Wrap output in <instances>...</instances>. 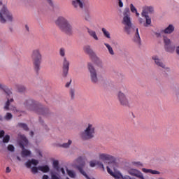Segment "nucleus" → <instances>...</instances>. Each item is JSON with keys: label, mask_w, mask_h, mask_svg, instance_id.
Masks as SVG:
<instances>
[{"label": "nucleus", "mask_w": 179, "mask_h": 179, "mask_svg": "<svg viewBox=\"0 0 179 179\" xmlns=\"http://www.w3.org/2000/svg\"><path fill=\"white\" fill-rule=\"evenodd\" d=\"M24 105L25 108L30 111H34L36 114L42 115L44 117H47L49 115V109L43 108L38 102L34 101L33 99H27L24 101Z\"/></svg>", "instance_id": "f257e3e1"}, {"label": "nucleus", "mask_w": 179, "mask_h": 179, "mask_svg": "<svg viewBox=\"0 0 179 179\" xmlns=\"http://www.w3.org/2000/svg\"><path fill=\"white\" fill-rule=\"evenodd\" d=\"M55 24L59 27V30L64 34L69 36L73 34V27L64 16H59L55 21Z\"/></svg>", "instance_id": "f03ea898"}, {"label": "nucleus", "mask_w": 179, "mask_h": 179, "mask_svg": "<svg viewBox=\"0 0 179 179\" xmlns=\"http://www.w3.org/2000/svg\"><path fill=\"white\" fill-rule=\"evenodd\" d=\"M32 63L34 66V71L36 73L41 70V65L42 62L43 56L40 49L33 50L31 55Z\"/></svg>", "instance_id": "7ed1b4c3"}, {"label": "nucleus", "mask_w": 179, "mask_h": 179, "mask_svg": "<svg viewBox=\"0 0 179 179\" xmlns=\"http://www.w3.org/2000/svg\"><path fill=\"white\" fill-rule=\"evenodd\" d=\"M95 127L92 124H88L84 131L80 134V137L83 141H88L94 138Z\"/></svg>", "instance_id": "20e7f679"}, {"label": "nucleus", "mask_w": 179, "mask_h": 179, "mask_svg": "<svg viewBox=\"0 0 179 179\" xmlns=\"http://www.w3.org/2000/svg\"><path fill=\"white\" fill-rule=\"evenodd\" d=\"M14 21V17L12 13L9 12L6 6H3L0 10V22L5 24L6 22H12Z\"/></svg>", "instance_id": "39448f33"}, {"label": "nucleus", "mask_w": 179, "mask_h": 179, "mask_svg": "<svg viewBox=\"0 0 179 179\" xmlns=\"http://www.w3.org/2000/svg\"><path fill=\"white\" fill-rule=\"evenodd\" d=\"M123 24L125 25L124 31L127 34H131L130 29H131L132 24L130 17V10L129 8H125L123 11Z\"/></svg>", "instance_id": "423d86ee"}, {"label": "nucleus", "mask_w": 179, "mask_h": 179, "mask_svg": "<svg viewBox=\"0 0 179 179\" xmlns=\"http://www.w3.org/2000/svg\"><path fill=\"white\" fill-rule=\"evenodd\" d=\"M128 92V89L125 87H122L120 91L117 94V99L121 106L129 107V101L124 93Z\"/></svg>", "instance_id": "0eeeda50"}, {"label": "nucleus", "mask_w": 179, "mask_h": 179, "mask_svg": "<svg viewBox=\"0 0 179 179\" xmlns=\"http://www.w3.org/2000/svg\"><path fill=\"white\" fill-rule=\"evenodd\" d=\"M154 12V8L152 6H144L143 8V12L141 13V17H145V23L144 27H148L152 23L151 17L148 14H152Z\"/></svg>", "instance_id": "6e6552de"}, {"label": "nucleus", "mask_w": 179, "mask_h": 179, "mask_svg": "<svg viewBox=\"0 0 179 179\" xmlns=\"http://www.w3.org/2000/svg\"><path fill=\"white\" fill-rule=\"evenodd\" d=\"M0 89L4 91L6 95L7 101L5 104L4 109L6 110H9V107L10 106V103L14 102L13 98H10L13 95L12 91L7 87L5 85L0 84Z\"/></svg>", "instance_id": "1a4fd4ad"}, {"label": "nucleus", "mask_w": 179, "mask_h": 179, "mask_svg": "<svg viewBox=\"0 0 179 179\" xmlns=\"http://www.w3.org/2000/svg\"><path fill=\"white\" fill-rule=\"evenodd\" d=\"M86 5L90 6V3L88 1L85 0H71V6L76 8H80L83 10L86 8Z\"/></svg>", "instance_id": "9d476101"}, {"label": "nucleus", "mask_w": 179, "mask_h": 179, "mask_svg": "<svg viewBox=\"0 0 179 179\" xmlns=\"http://www.w3.org/2000/svg\"><path fill=\"white\" fill-rule=\"evenodd\" d=\"M99 158L102 162H107L108 164H115L116 158L113 155L101 153L99 154Z\"/></svg>", "instance_id": "9b49d317"}, {"label": "nucleus", "mask_w": 179, "mask_h": 179, "mask_svg": "<svg viewBox=\"0 0 179 179\" xmlns=\"http://www.w3.org/2000/svg\"><path fill=\"white\" fill-rule=\"evenodd\" d=\"M164 43L165 51L172 53L176 50V46L171 45V40L167 36H164Z\"/></svg>", "instance_id": "f8f14e48"}, {"label": "nucleus", "mask_w": 179, "mask_h": 179, "mask_svg": "<svg viewBox=\"0 0 179 179\" xmlns=\"http://www.w3.org/2000/svg\"><path fill=\"white\" fill-rule=\"evenodd\" d=\"M88 70L90 71V76H91V82H92L93 83H96L97 82H99V78H97L96 71L91 63H88Z\"/></svg>", "instance_id": "ddd939ff"}, {"label": "nucleus", "mask_w": 179, "mask_h": 179, "mask_svg": "<svg viewBox=\"0 0 179 179\" xmlns=\"http://www.w3.org/2000/svg\"><path fill=\"white\" fill-rule=\"evenodd\" d=\"M76 162L78 163H80V164L79 166H77L76 168L78 169V171H80V172L81 173V174H83L86 179H94V178H90L88 175L87 174V173L85 171H83V167L85 166V162L83 160L82 157H80L76 159Z\"/></svg>", "instance_id": "4468645a"}, {"label": "nucleus", "mask_w": 179, "mask_h": 179, "mask_svg": "<svg viewBox=\"0 0 179 179\" xmlns=\"http://www.w3.org/2000/svg\"><path fill=\"white\" fill-rule=\"evenodd\" d=\"M107 171L108 174L113 176L115 179H134L131 178L129 176H122L120 172H113L112 170L109 168V166H107Z\"/></svg>", "instance_id": "2eb2a0df"}, {"label": "nucleus", "mask_w": 179, "mask_h": 179, "mask_svg": "<svg viewBox=\"0 0 179 179\" xmlns=\"http://www.w3.org/2000/svg\"><path fill=\"white\" fill-rule=\"evenodd\" d=\"M69 70V62L66 57H64L62 62V76L66 78Z\"/></svg>", "instance_id": "dca6fc26"}, {"label": "nucleus", "mask_w": 179, "mask_h": 179, "mask_svg": "<svg viewBox=\"0 0 179 179\" xmlns=\"http://www.w3.org/2000/svg\"><path fill=\"white\" fill-rule=\"evenodd\" d=\"M128 172H129V174H130L132 176H135L138 179H145L143 173L136 169H129Z\"/></svg>", "instance_id": "f3484780"}, {"label": "nucleus", "mask_w": 179, "mask_h": 179, "mask_svg": "<svg viewBox=\"0 0 179 179\" xmlns=\"http://www.w3.org/2000/svg\"><path fill=\"white\" fill-rule=\"evenodd\" d=\"M152 59L154 60V62L156 64L157 66L166 69V71H170V69L166 67L165 64L162 60H160L157 56L152 57Z\"/></svg>", "instance_id": "a211bd4d"}, {"label": "nucleus", "mask_w": 179, "mask_h": 179, "mask_svg": "<svg viewBox=\"0 0 179 179\" xmlns=\"http://www.w3.org/2000/svg\"><path fill=\"white\" fill-rule=\"evenodd\" d=\"M85 13V20L86 21H90L91 20V5L85 4V8L83 9Z\"/></svg>", "instance_id": "6ab92c4d"}, {"label": "nucleus", "mask_w": 179, "mask_h": 179, "mask_svg": "<svg viewBox=\"0 0 179 179\" xmlns=\"http://www.w3.org/2000/svg\"><path fill=\"white\" fill-rule=\"evenodd\" d=\"M87 33L91 38H92L94 41H97L99 40V36H97L96 33L95 31L92 30V29L87 28Z\"/></svg>", "instance_id": "aec40b11"}, {"label": "nucleus", "mask_w": 179, "mask_h": 179, "mask_svg": "<svg viewBox=\"0 0 179 179\" xmlns=\"http://www.w3.org/2000/svg\"><path fill=\"white\" fill-rule=\"evenodd\" d=\"M20 147L21 149H22V151L21 153L22 157L30 156L31 152L29 150L25 149L24 144H22V143H20Z\"/></svg>", "instance_id": "412c9836"}, {"label": "nucleus", "mask_w": 179, "mask_h": 179, "mask_svg": "<svg viewBox=\"0 0 179 179\" xmlns=\"http://www.w3.org/2000/svg\"><path fill=\"white\" fill-rule=\"evenodd\" d=\"M173 31H175V27L171 24H170L169 27H167L166 28H165L164 30L162 31V32L166 34H171Z\"/></svg>", "instance_id": "4be33fe9"}, {"label": "nucleus", "mask_w": 179, "mask_h": 179, "mask_svg": "<svg viewBox=\"0 0 179 179\" xmlns=\"http://www.w3.org/2000/svg\"><path fill=\"white\" fill-rule=\"evenodd\" d=\"M134 41L136 44L141 45V40L138 32V28H136V34L134 38Z\"/></svg>", "instance_id": "5701e85b"}, {"label": "nucleus", "mask_w": 179, "mask_h": 179, "mask_svg": "<svg viewBox=\"0 0 179 179\" xmlns=\"http://www.w3.org/2000/svg\"><path fill=\"white\" fill-rule=\"evenodd\" d=\"M141 171H142L143 173H150V174H154V175L160 174V172L158 171L152 170V169H145V168H143V169H141Z\"/></svg>", "instance_id": "b1692460"}, {"label": "nucleus", "mask_w": 179, "mask_h": 179, "mask_svg": "<svg viewBox=\"0 0 179 179\" xmlns=\"http://www.w3.org/2000/svg\"><path fill=\"white\" fill-rule=\"evenodd\" d=\"M84 51L89 55L94 56V52H93L92 49H91V47L89 45H86L84 48Z\"/></svg>", "instance_id": "393cba45"}, {"label": "nucleus", "mask_w": 179, "mask_h": 179, "mask_svg": "<svg viewBox=\"0 0 179 179\" xmlns=\"http://www.w3.org/2000/svg\"><path fill=\"white\" fill-rule=\"evenodd\" d=\"M38 169L43 173H48L50 171V168L48 166H38Z\"/></svg>", "instance_id": "a878e982"}, {"label": "nucleus", "mask_w": 179, "mask_h": 179, "mask_svg": "<svg viewBox=\"0 0 179 179\" xmlns=\"http://www.w3.org/2000/svg\"><path fill=\"white\" fill-rule=\"evenodd\" d=\"M67 174L71 178H76V173L74 171L66 169Z\"/></svg>", "instance_id": "bb28decb"}, {"label": "nucleus", "mask_w": 179, "mask_h": 179, "mask_svg": "<svg viewBox=\"0 0 179 179\" xmlns=\"http://www.w3.org/2000/svg\"><path fill=\"white\" fill-rule=\"evenodd\" d=\"M104 45L106 46V48H107V49L108 50L109 54L110 55H114L115 52H114V50H113V48L111 47V45H110L108 43H104Z\"/></svg>", "instance_id": "cd10ccee"}, {"label": "nucleus", "mask_w": 179, "mask_h": 179, "mask_svg": "<svg viewBox=\"0 0 179 179\" xmlns=\"http://www.w3.org/2000/svg\"><path fill=\"white\" fill-rule=\"evenodd\" d=\"M17 90L19 92H24L26 91V87L22 85H17Z\"/></svg>", "instance_id": "c85d7f7f"}, {"label": "nucleus", "mask_w": 179, "mask_h": 179, "mask_svg": "<svg viewBox=\"0 0 179 179\" xmlns=\"http://www.w3.org/2000/svg\"><path fill=\"white\" fill-rule=\"evenodd\" d=\"M131 166L136 168H140V167H143V164L141 162H132Z\"/></svg>", "instance_id": "c756f323"}, {"label": "nucleus", "mask_w": 179, "mask_h": 179, "mask_svg": "<svg viewBox=\"0 0 179 179\" xmlns=\"http://www.w3.org/2000/svg\"><path fill=\"white\" fill-rule=\"evenodd\" d=\"M102 33H103V36H105L107 38L110 39L111 38V36H110V33L106 29V28L101 29Z\"/></svg>", "instance_id": "7c9ffc66"}, {"label": "nucleus", "mask_w": 179, "mask_h": 179, "mask_svg": "<svg viewBox=\"0 0 179 179\" xmlns=\"http://www.w3.org/2000/svg\"><path fill=\"white\" fill-rule=\"evenodd\" d=\"M18 127L22 128L25 131H29L28 126L25 123H18Z\"/></svg>", "instance_id": "2f4dec72"}, {"label": "nucleus", "mask_w": 179, "mask_h": 179, "mask_svg": "<svg viewBox=\"0 0 179 179\" xmlns=\"http://www.w3.org/2000/svg\"><path fill=\"white\" fill-rule=\"evenodd\" d=\"M10 140V136L9 135H6L4 137H3L2 142L4 143H8Z\"/></svg>", "instance_id": "473e14b6"}, {"label": "nucleus", "mask_w": 179, "mask_h": 179, "mask_svg": "<svg viewBox=\"0 0 179 179\" xmlns=\"http://www.w3.org/2000/svg\"><path fill=\"white\" fill-rule=\"evenodd\" d=\"M59 55L62 57H64L66 55V50L64 49V48H61L59 49Z\"/></svg>", "instance_id": "72a5a7b5"}, {"label": "nucleus", "mask_w": 179, "mask_h": 179, "mask_svg": "<svg viewBox=\"0 0 179 179\" xmlns=\"http://www.w3.org/2000/svg\"><path fill=\"white\" fill-rule=\"evenodd\" d=\"M53 168H55L57 171H59V162L57 160L53 161Z\"/></svg>", "instance_id": "f704fd0d"}, {"label": "nucleus", "mask_w": 179, "mask_h": 179, "mask_svg": "<svg viewBox=\"0 0 179 179\" xmlns=\"http://www.w3.org/2000/svg\"><path fill=\"white\" fill-rule=\"evenodd\" d=\"M5 119L8 121L13 119V115L10 113H7L6 115L5 116Z\"/></svg>", "instance_id": "c9c22d12"}, {"label": "nucleus", "mask_w": 179, "mask_h": 179, "mask_svg": "<svg viewBox=\"0 0 179 179\" xmlns=\"http://www.w3.org/2000/svg\"><path fill=\"white\" fill-rule=\"evenodd\" d=\"M71 143H72V141L69 140L68 143H64V144H62V148H68Z\"/></svg>", "instance_id": "e433bc0d"}, {"label": "nucleus", "mask_w": 179, "mask_h": 179, "mask_svg": "<svg viewBox=\"0 0 179 179\" xmlns=\"http://www.w3.org/2000/svg\"><path fill=\"white\" fill-rule=\"evenodd\" d=\"M130 9H131V13H137V8H135V6L133 5V3H131L130 4Z\"/></svg>", "instance_id": "4c0bfd02"}, {"label": "nucleus", "mask_w": 179, "mask_h": 179, "mask_svg": "<svg viewBox=\"0 0 179 179\" xmlns=\"http://www.w3.org/2000/svg\"><path fill=\"white\" fill-rule=\"evenodd\" d=\"M96 165H97L99 167L103 169V171H104L105 168H104V166H103L102 162H101L100 161H96Z\"/></svg>", "instance_id": "58836bf2"}, {"label": "nucleus", "mask_w": 179, "mask_h": 179, "mask_svg": "<svg viewBox=\"0 0 179 179\" xmlns=\"http://www.w3.org/2000/svg\"><path fill=\"white\" fill-rule=\"evenodd\" d=\"M38 170H39V169H38V168H36V166H33V168L31 169V172H32L34 174H36V173L38 172Z\"/></svg>", "instance_id": "ea45409f"}, {"label": "nucleus", "mask_w": 179, "mask_h": 179, "mask_svg": "<svg viewBox=\"0 0 179 179\" xmlns=\"http://www.w3.org/2000/svg\"><path fill=\"white\" fill-rule=\"evenodd\" d=\"M8 150L13 152L15 150V147L13 146V145L9 144L8 145Z\"/></svg>", "instance_id": "a19ab883"}, {"label": "nucleus", "mask_w": 179, "mask_h": 179, "mask_svg": "<svg viewBox=\"0 0 179 179\" xmlns=\"http://www.w3.org/2000/svg\"><path fill=\"white\" fill-rule=\"evenodd\" d=\"M70 94L71 99H73L75 98V90H71Z\"/></svg>", "instance_id": "79ce46f5"}, {"label": "nucleus", "mask_w": 179, "mask_h": 179, "mask_svg": "<svg viewBox=\"0 0 179 179\" xmlns=\"http://www.w3.org/2000/svg\"><path fill=\"white\" fill-rule=\"evenodd\" d=\"M97 161H91L90 162V166L94 167L96 165Z\"/></svg>", "instance_id": "37998d69"}, {"label": "nucleus", "mask_w": 179, "mask_h": 179, "mask_svg": "<svg viewBox=\"0 0 179 179\" xmlns=\"http://www.w3.org/2000/svg\"><path fill=\"white\" fill-rule=\"evenodd\" d=\"M31 164H34V165H35V166H37L38 164V161L36 160V159H31Z\"/></svg>", "instance_id": "c03bdc74"}, {"label": "nucleus", "mask_w": 179, "mask_h": 179, "mask_svg": "<svg viewBox=\"0 0 179 179\" xmlns=\"http://www.w3.org/2000/svg\"><path fill=\"white\" fill-rule=\"evenodd\" d=\"M50 179H59V178L55 174L51 173V178Z\"/></svg>", "instance_id": "a18cd8bd"}, {"label": "nucleus", "mask_w": 179, "mask_h": 179, "mask_svg": "<svg viewBox=\"0 0 179 179\" xmlns=\"http://www.w3.org/2000/svg\"><path fill=\"white\" fill-rule=\"evenodd\" d=\"M31 161H28L27 162H26V166L27 167V168H30L31 167Z\"/></svg>", "instance_id": "49530a36"}, {"label": "nucleus", "mask_w": 179, "mask_h": 179, "mask_svg": "<svg viewBox=\"0 0 179 179\" xmlns=\"http://www.w3.org/2000/svg\"><path fill=\"white\" fill-rule=\"evenodd\" d=\"M4 136H5V131H0V138H3Z\"/></svg>", "instance_id": "de8ad7c7"}, {"label": "nucleus", "mask_w": 179, "mask_h": 179, "mask_svg": "<svg viewBox=\"0 0 179 179\" xmlns=\"http://www.w3.org/2000/svg\"><path fill=\"white\" fill-rule=\"evenodd\" d=\"M22 140L24 141V142L25 143H28V140H27V138L24 136H22Z\"/></svg>", "instance_id": "09e8293b"}, {"label": "nucleus", "mask_w": 179, "mask_h": 179, "mask_svg": "<svg viewBox=\"0 0 179 179\" xmlns=\"http://www.w3.org/2000/svg\"><path fill=\"white\" fill-rule=\"evenodd\" d=\"M118 1H119V6H120V8L124 7V3H122V1L121 0H118Z\"/></svg>", "instance_id": "8fccbe9b"}, {"label": "nucleus", "mask_w": 179, "mask_h": 179, "mask_svg": "<svg viewBox=\"0 0 179 179\" xmlns=\"http://www.w3.org/2000/svg\"><path fill=\"white\" fill-rule=\"evenodd\" d=\"M47 2L48 3V4L50 6H53V3L52 1V0H47Z\"/></svg>", "instance_id": "3c124183"}, {"label": "nucleus", "mask_w": 179, "mask_h": 179, "mask_svg": "<svg viewBox=\"0 0 179 179\" xmlns=\"http://www.w3.org/2000/svg\"><path fill=\"white\" fill-rule=\"evenodd\" d=\"M154 35H155L157 38L162 36V34H160L159 33H157V32H154Z\"/></svg>", "instance_id": "603ef678"}, {"label": "nucleus", "mask_w": 179, "mask_h": 179, "mask_svg": "<svg viewBox=\"0 0 179 179\" xmlns=\"http://www.w3.org/2000/svg\"><path fill=\"white\" fill-rule=\"evenodd\" d=\"M138 22L140 24H143L144 22L143 18H141V17H138Z\"/></svg>", "instance_id": "864d4df0"}, {"label": "nucleus", "mask_w": 179, "mask_h": 179, "mask_svg": "<svg viewBox=\"0 0 179 179\" xmlns=\"http://www.w3.org/2000/svg\"><path fill=\"white\" fill-rule=\"evenodd\" d=\"M10 172H11L10 168H9V166H7V168H6V173H10Z\"/></svg>", "instance_id": "5fc2aeb1"}, {"label": "nucleus", "mask_w": 179, "mask_h": 179, "mask_svg": "<svg viewBox=\"0 0 179 179\" xmlns=\"http://www.w3.org/2000/svg\"><path fill=\"white\" fill-rule=\"evenodd\" d=\"M43 179H49V176H46V175H44L43 176Z\"/></svg>", "instance_id": "6e6d98bb"}, {"label": "nucleus", "mask_w": 179, "mask_h": 179, "mask_svg": "<svg viewBox=\"0 0 179 179\" xmlns=\"http://www.w3.org/2000/svg\"><path fill=\"white\" fill-rule=\"evenodd\" d=\"M71 83V80H70L69 83L66 84V87H69Z\"/></svg>", "instance_id": "4d7b16f0"}, {"label": "nucleus", "mask_w": 179, "mask_h": 179, "mask_svg": "<svg viewBox=\"0 0 179 179\" xmlns=\"http://www.w3.org/2000/svg\"><path fill=\"white\" fill-rule=\"evenodd\" d=\"M61 172L62 173V174H65V170L64 168H61Z\"/></svg>", "instance_id": "13d9d810"}, {"label": "nucleus", "mask_w": 179, "mask_h": 179, "mask_svg": "<svg viewBox=\"0 0 179 179\" xmlns=\"http://www.w3.org/2000/svg\"><path fill=\"white\" fill-rule=\"evenodd\" d=\"M136 13V16L137 17H140V13H138V11H136V13Z\"/></svg>", "instance_id": "bf43d9fd"}, {"label": "nucleus", "mask_w": 179, "mask_h": 179, "mask_svg": "<svg viewBox=\"0 0 179 179\" xmlns=\"http://www.w3.org/2000/svg\"><path fill=\"white\" fill-rule=\"evenodd\" d=\"M176 53L179 55V46L176 48Z\"/></svg>", "instance_id": "052dcab7"}, {"label": "nucleus", "mask_w": 179, "mask_h": 179, "mask_svg": "<svg viewBox=\"0 0 179 179\" xmlns=\"http://www.w3.org/2000/svg\"><path fill=\"white\" fill-rule=\"evenodd\" d=\"M25 29L27 31H29V26L28 25H25Z\"/></svg>", "instance_id": "680f3d73"}, {"label": "nucleus", "mask_w": 179, "mask_h": 179, "mask_svg": "<svg viewBox=\"0 0 179 179\" xmlns=\"http://www.w3.org/2000/svg\"><path fill=\"white\" fill-rule=\"evenodd\" d=\"M10 110H15V107L10 108Z\"/></svg>", "instance_id": "e2e57ef3"}, {"label": "nucleus", "mask_w": 179, "mask_h": 179, "mask_svg": "<svg viewBox=\"0 0 179 179\" xmlns=\"http://www.w3.org/2000/svg\"><path fill=\"white\" fill-rule=\"evenodd\" d=\"M33 136H34V132L31 131V136L33 137Z\"/></svg>", "instance_id": "0e129e2a"}, {"label": "nucleus", "mask_w": 179, "mask_h": 179, "mask_svg": "<svg viewBox=\"0 0 179 179\" xmlns=\"http://www.w3.org/2000/svg\"><path fill=\"white\" fill-rule=\"evenodd\" d=\"M0 121H3V117L1 115H0Z\"/></svg>", "instance_id": "69168bd1"}, {"label": "nucleus", "mask_w": 179, "mask_h": 179, "mask_svg": "<svg viewBox=\"0 0 179 179\" xmlns=\"http://www.w3.org/2000/svg\"><path fill=\"white\" fill-rule=\"evenodd\" d=\"M17 159L19 161H20V157H17Z\"/></svg>", "instance_id": "338daca9"}, {"label": "nucleus", "mask_w": 179, "mask_h": 179, "mask_svg": "<svg viewBox=\"0 0 179 179\" xmlns=\"http://www.w3.org/2000/svg\"><path fill=\"white\" fill-rule=\"evenodd\" d=\"M159 179H163V178H159Z\"/></svg>", "instance_id": "774afa93"}]
</instances>
